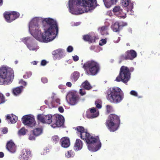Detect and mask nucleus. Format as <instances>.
I'll return each instance as SVG.
<instances>
[{
  "mask_svg": "<svg viewBox=\"0 0 160 160\" xmlns=\"http://www.w3.org/2000/svg\"><path fill=\"white\" fill-rule=\"evenodd\" d=\"M30 31L38 36H41L44 42H47L56 37L58 31L56 22L50 18L36 17L29 23Z\"/></svg>",
  "mask_w": 160,
  "mask_h": 160,
  "instance_id": "1",
  "label": "nucleus"
},
{
  "mask_svg": "<svg viewBox=\"0 0 160 160\" xmlns=\"http://www.w3.org/2000/svg\"><path fill=\"white\" fill-rule=\"evenodd\" d=\"M76 130H77V135L82 139L86 141L88 144V148L89 150L95 152L100 148L101 147V144H98L95 146H93L92 144L96 142L98 138L93 137L90 133L87 132L84 127L81 126H78L76 128Z\"/></svg>",
  "mask_w": 160,
  "mask_h": 160,
  "instance_id": "2",
  "label": "nucleus"
},
{
  "mask_svg": "<svg viewBox=\"0 0 160 160\" xmlns=\"http://www.w3.org/2000/svg\"><path fill=\"white\" fill-rule=\"evenodd\" d=\"M68 6L70 12L72 14H82L84 12L81 8H78L76 12L74 7L76 6L88 7L92 9L94 8L97 5L96 0H69Z\"/></svg>",
  "mask_w": 160,
  "mask_h": 160,
  "instance_id": "3",
  "label": "nucleus"
},
{
  "mask_svg": "<svg viewBox=\"0 0 160 160\" xmlns=\"http://www.w3.org/2000/svg\"><path fill=\"white\" fill-rule=\"evenodd\" d=\"M105 93L107 100L111 103H119L124 98V93L122 90L117 87L108 88Z\"/></svg>",
  "mask_w": 160,
  "mask_h": 160,
  "instance_id": "4",
  "label": "nucleus"
},
{
  "mask_svg": "<svg viewBox=\"0 0 160 160\" xmlns=\"http://www.w3.org/2000/svg\"><path fill=\"white\" fill-rule=\"evenodd\" d=\"M14 76V71L11 68L6 67L0 68V85H7L11 83Z\"/></svg>",
  "mask_w": 160,
  "mask_h": 160,
  "instance_id": "5",
  "label": "nucleus"
},
{
  "mask_svg": "<svg viewBox=\"0 0 160 160\" xmlns=\"http://www.w3.org/2000/svg\"><path fill=\"white\" fill-rule=\"evenodd\" d=\"M134 70L133 67L130 68L125 66H122L121 67L118 75L116 78L115 81L117 82H122L126 84L129 80L131 78V73Z\"/></svg>",
  "mask_w": 160,
  "mask_h": 160,
  "instance_id": "6",
  "label": "nucleus"
},
{
  "mask_svg": "<svg viewBox=\"0 0 160 160\" xmlns=\"http://www.w3.org/2000/svg\"><path fill=\"white\" fill-rule=\"evenodd\" d=\"M85 73L88 75H95L99 71L100 66L97 62L93 60L88 61L83 65Z\"/></svg>",
  "mask_w": 160,
  "mask_h": 160,
  "instance_id": "7",
  "label": "nucleus"
},
{
  "mask_svg": "<svg viewBox=\"0 0 160 160\" xmlns=\"http://www.w3.org/2000/svg\"><path fill=\"white\" fill-rule=\"evenodd\" d=\"M120 123L119 117L115 114H110L105 123L106 125L111 132L116 131Z\"/></svg>",
  "mask_w": 160,
  "mask_h": 160,
  "instance_id": "8",
  "label": "nucleus"
},
{
  "mask_svg": "<svg viewBox=\"0 0 160 160\" xmlns=\"http://www.w3.org/2000/svg\"><path fill=\"white\" fill-rule=\"evenodd\" d=\"M3 15L6 21L10 23L18 18L20 14L14 11H6L3 13Z\"/></svg>",
  "mask_w": 160,
  "mask_h": 160,
  "instance_id": "9",
  "label": "nucleus"
},
{
  "mask_svg": "<svg viewBox=\"0 0 160 160\" xmlns=\"http://www.w3.org/2000/svg\"><path fill=\"white\" fill-rule=\"evenodd\" d=\"M64 121V118L62 115H53L52 124L51 126L53 128L60 127L63 125Z\"/></svg>",
  "mask_w": 160,
  "mask_h": 160,
  "instance_id": "10",
  "label": "nucleus"
},
{
  "mask_svg": "<svg viewBox=\"0 0 160 160\" xmlns=\"http://www.w3.org/2000/svg\"><path fill=\"white\" fill-rule=\"evenodd\" d=\"M66 99L69 101L70 104L74 105L79 102L80 98L77 92L71 91L68 93L66 96Z\"/></svg>",
  "mask_w": 160,
  "mask_h": 160,
  "instance_id": "11",
  "label": "nucleus"
},
{
  "mask_svg": "<svg viewBox=\"0 0 160 160\" xmlns=\"http://www.w3.org/2000/svg\"><path fill=\"white\" fill-rule=\"evenodd\" d=\"M22 121L24 125L29 127H32L36 124L34 118L31 115L24 116L22 118Z\"/></svg>",
  "mask_w": 160,
  "mask_h": 160,
  "instance_id": "12",
  "label": "nucleus"
},
{
  "mask_svg": "<svg viewBox=\"0 0 160 160\" xmlns=\"http://www.w3.org/2000/svg\"><path fill=\"white\" fill-rule=\"evenodd\" d=\"M53 115L51 114H48L46 115H43L42 114H38L37 116V119L39 122L42 123H47L48 124H52V118Z\"/></svg>",
  "mask_w": 160,
  "mask_h": 160,
  "instance_id": "13",
  "label": "nucleus"
},
{
  "mask_svg": "<svg viewBox=\"0 0 160 160\" xmlns=\"http://www.w3.org/2000/svg\"><path fill=\"white\" fill-rule=\"evenodd\" d=\"M137 54L135 51L133 50H128L121 56L122 60H132L137 56Z\"/></svg>",
  "mask_w": 160,
  "mask_h": 160,
  "instance_id": "14",
  "label": "nucleus"
},
{
  "mask_svg": "<svg viewBox=\"0 0 160 160\" xmlns=\"http://www.w3.org/2000/svg\"><path fill=\"white\" fill-rule=\"evenodd\" d=\"M52 54L54 60L60 59L64 57L66 55V53L61 49H58L54 50L52 52Z\"/></svg>",
  "mask_w": 160,
  "mask_h": 160,
  "instance_id": "15",
  "label": "nucleus"
},
{
  "mask_svg": "<svg viewBox=\"0 0 160 160\" xmlns=\"http://www.w3.org/2000/svg\"><path fill=\"white\" fill-rule=\"evenodd\" d=\"M112 11L119 17L123 18L126 17V14L123 12L122 9L119 6H115L113 8Z\"/></svg>",
  "mask_w": 160,
  "mask_h": 160,
  "instance_id": "16",
  "label": "nucleus"
},
{
  "mask_svg": "<svg viewBox=\"0 0 160 160\" xmlns=\"http://www.w3.org/2000/svg\"><path fill=\"white\" fill-rule=\"evenodd\" d=\"M31 155V152L29 149H24L19 157L20 160H28Z\"/></svg>",
  "mask_w": 160,
  "mask_h": 160,
  "instance_id": "17",
  "label": "nucleus"
},
{
  "mask_svg": "<svg viewBox=\"0 0 160 160\" xmlns=\"http://www.w3.org/2000/svg\"><path fill=\"white\" fill-rule=\"evenodd\" d=\"M96 110L95 108H90L87 112V116L89 118H96L98 116V113L96 112Z\"/></svg>",
  "mask_w": 160,
  "mask_h": 160,
  "instance_id": "18",
  "label": "nucleus"
},
{
  "mask_svg": "<svg viewBox=\"0 0 160 160\" xmlns=\"http://www.w3.org/2000/svg\"><path fill=\"white\" fill-rule=\"evenodd\" d=\"M6 147L8 150L12 153H14L16 151V146L12 141L7 142Z\"/></svg>",
  "mask_w": 160,
  "mask_h": 160,
  "instance_id": "19",
  "label": "nucleus"
},
{
  "mask_svg": "<svg viewBox=\"0 0 160 160\" xmlns=\"http://www.w3.org/2000/svg\"><path fill=\"white\" fill-rule=\"evenodd\" d=\"M121 5L124 7H127L128 11L132 10L133 8V4L130 0H122Z\"/></svg>",
  "mask_w": 160,
  "mask_h": 160,
  "instance_id": "20",
  "label": "nucleus"
},
{
  "mask_svg": "<svg viewBox=\"0 0 160 160\" xmlns=\"http://www.w3.org/2000/svg\"><path fill=\"white\" fill-rule=\"evenodd\" d=\"M61 146L64 148H67L70 145V140L69 139L66 137L62 138L60 140Z\"/></svg>",
  "mask_w": 160,
  "mask_h": 160,
  "instance_id": "21",
  "label": "nucleus"
},
{
  "mask_svg": "<svg viewBox=\"0 0 160 160\" xmlns=\"http://www.w3.org/2000/svg\"><path fill=\"white\" fill-rule=\"evenodd\" d=\"M83 39L86 41L92 43L95 42L96 38L95 36H92L89 35L87 34L83 36Z\"/></svg>",
  "mask_w": 160,
  "mask_h": 160,
  "instance_id": "22",
  "label": "nucleus"
},
{
  "mask_svg": "<svg viewBox=\"0 0 160 160\" xmlns=\"http://www.w3.org/2000/svg\"><path fill=\"white\" fill-rule=\"evenodd\" d=\"M83 146L82 141L79 139H77L74 145V148L75 150H80L82 148Z\"/></svg>",
  "mask_w": 160,
  "mask_h": 160,
  "instance_id": "23",
  "label": "nucleus"
},
{
  "mask_svg": "<svg viewBox=\"0 0 160 160\" xmlns=\"http://www.w3.org/2000/svg\"><path fill=\"white\" fill-rule=\"evenodd\" d=\"M121 25L118 22H116L111 26L112 30L115 32H119L121 30Z\"/></svg>",
  "mask_w": 160,
  "mask_h": 160,
  "instance_id": "24",
  "label": "nucleus"
},
{
  "mask_svg": "<svg viewBox=\"0 0 160 160\" xmlns=\"http://www.w3.org/2000/svg\"><path fill=\"white\" fill-rule=\"evenodd\" d=\"M80 76L79 73L77 71H75L73 72L70 77L71 82H75L78 79Z\"/></svg>",
  "mask_w": 160,
  "mask_h": 160,
  "instance_id": "25",
  "label": "nucleus"
},
{
  "mask_svg": "<svg viewBox=\"0 0 160 160\" xmlns=\"http://www.w3.org/2000/svg\"><path fill=\"white\" fill-rule=\"evenodd\" d=\"M105 7L109 8L111 6L117 2L118 0H103Z\"/></svg>",
  "mask_w": 160,
  "mask_h": 160,
  "instance_id": "26",
  "label": "nucleus"
},
{
  "mask_svg": "<svg viewBox=\"0 0 160 160\" xmlns=\"http://www.w3.org/2000/svg\"><path fill=\"white\" fill-rule=\"evenodd\" d=\"M23 87L22 86L17 87L12 89V93L14 95L17 96L20 94L22 92Z\"/></svg>",
  "mask_w": 160,
  "mask_h": 160,
  "instance_id": "27",
  "label": "nucleus"
},
{
  "mask_svg": "<svg viewBox=\"0 0 160 160\" xmlns=\"http://www.w3.org/2000/svg\"><path fill=\"white\" fill-rule=\"evenodd\" d=\"M82 87L84 89L87 90L91 89L92 87L87 81H85L82 84Z\"/></svg>",
  "mask_w": 160,
  "mask_h": 160,
  "instance_id": "28",
  "label": "nucleus"
},
{
  "mask_svg": "<svg viewBox=\"0 0 160 160\" xmlns=\"http://www.w3.org/2000/svg\"><path fill=\"white\" fill-rule=\"evenodd\" d=\"M32 132L35 136H38L42 133V128H37L34 129Z\"/></svg>",
  "mask_w": 160,
  "mask_h": 160,
  "instance_id": "29",
  "label": "nucleus"
},
{
  "mask_svg": "<svg viewBox=\"0 0 160 160\" xmlns=\"http://www.w3.org/2000/svg\"><path fill=\"white\" fill-rule=\"evenodd\" d=\"M28 130L24 127L21 128L18 132V134L19 136H24L26 134Z\"/></svg>",
  "mask_w": 160,
  "mask_h": 160,
  "instance_id": "30",
  "label": "nucleus"
},
{
  "mask_svg": "<svg viewBox=\"0 0 160 160\" xmlns=\"http://www.w3.org/2000/svg\"><path fill=\"white\" fill-rule=\"evenodd\" d=\"M108 27L107 26H104L102 27L101 28V32L102 35L107 34Z\"/></svg>",
  "mask_w": 160,
  "mask_h": 160,
  "instance_id": "31",
  "label": "nucleus"
},
{
  "mask_svg": "<svg viewBox=\"0 0 160 160\" xmlns=\"http://www.w3.org/2000/svg\"><path fill=\"white\" fill-rule=\"evenodd\" d=\"M75 153L72 150L68 151L67 153L66 154V156L68 158L73 157Z\"/></svg>",
  "mask_w": 160,
  "mask_h": 160,
  "instance_id": "32",
  "label": "nucleus"
},
{
  "mask_svg": "<svg viewBox=\"0 0 160 160\" xmlns=\"http://www.w3.org/2000/svg\"><path fill=\"white\" fill-rule=\"evenodd\" d=\"M18 118L17 117L12 114V116L11 119V122L12 123H15L18 121Z\"/></svg>",
  "mask_w": 160,
  "mask_h": 160,
  "instance_id": "33",
  "label": "nucleus"
},
{
  "mask_svg": "<svg viewBox=\"0 0 160 160\" xmlns=\"http://www.w3.org/2000/svg\"><path fill=\"white\" fill-rule=\"evenodd\" d=\"M6 100L3 95L0 92V104L4 103Z\"/></svg>",
  "mask_w": 160,
  "mask_h": 160,
  "instance_id": "34",
  "label": "nucleus"
},
{
  "mask_svg": "<svg viewBox=\"0 0 160 160\" xmlns=\"http://www.w3.org/2000/svg\"><path fill=\"white\" fill-rule=\"evenodd\" d=\"M106 111L108 113H109L113 111L112 107L109 105H107L106 106Z\"/></svg>",
  "mask_w": 160,
  "mask_h": 160,
  "instance_id": "35",
  "label": "nucleus"
},
{
  "mask_svg": "<svg viewBox=\"0 0 160 160\" xmlns=\"http://www.w3.org/2000/svg\"><path fill=\"white\" fill-rule=\"evenodd\" d=\"M52 140L53 142H54L55 143H57L59 141V138L57 136H54L52 137Z\"/></svg>",
  "mask_w": 160,
  "mask_h": 160,
  "instance_id": "36",
  "label": "nucleus"
},
{
  "mask_svg": "<svg viewBox=\"0 0 160 160\" xmlns=\"http://www.w3.org/2000/svg\"><path fill=\"white\" fill-rule=\"evenodd\" d=\"M95 104L97 108L100 109L102 107L101 103L99 101H96L95 102Z\"/></svg>",
  "mask_w": 160,
  "mask_h": 160,
  "instance_id": "37",
  "label": "nucleus"
},
{
  "mask_svg": "<svg viewBox=\"0 0 160 160\" xmlns=\"http://www.w3.org/2000/svg\"><path fill=\"white\" fill-rule=\"evenodd\" d=\"M107 42L106 39H102L100 40L99 42V44L100 46H102Z\"/></svg>",
  "mask_w": 160,
  "mask_h": 160,
  "instance_id": "38",
  "label": "nucleus"
},
{
  "mask_svg": "<svg viewBox=\"0 0 160 160\" xmlns=\"http://www.w3.org/2000/svg\"><path fill=\"white\" fill-rule=\"evenodd\" d=\"M31 40V38L29 37H26L22 39V41L26 44H27V43L28 41H30Z\"/></svg>",
  "mask_w": 160,
  "mask_h": 160,
  "instance_id": "39",
  "label": "nucleus"
},
{
  "mask_svg": "<svg viewBox=\"0 0 160 160\" xmlns=\"http://www.w3.org/2000/svg\"><path fill=\"white\" fill-rule=\"evenodd\" d=\"M34 136L33 132L32 134H30L29 136V139L31 140H35V137Z\"/></svg>",
  "mask_w": 160,
  "mask_h": 160,
  "instance_id": "40",
  "label": "nucleus"
},
{
  "mask_svg": "<svg viewBox=\"0 0 160 160\" xmlns=\"http://www.w3.org/2000/svg\"><path fill=\"white\" fill-rule=\"evenodd\" d=\"M73 50V48L71 46H69L67 49V51L68 52H71Z\"/></svg>",
  "mask_w": 160,
  "mask_h": 160,
  "instance_id": "41",
  "label": "nucleus"
},
{
  "mask_svg": "<svg viewBox=\"0 0 160 160\" xmlns=\"http://www.w3.org/2000/svg\"><path fill=\"white\" fill-rule=\"evenodd\" d=\"M130 94L134 96H138V93L136 92L134 90H132L130 92Z\"/></svg>",
  "mask_w": 160,
  "mask_h": 160,
  "instance_id": "42",
  "label": "nucleus"
},
{
  "mask_svg": "<svg viewBox=\"0 0 160 160\" xmlns=\"http://www.w3.org/2000/svg\"><path fill=\"white\" fill-rule=\"evenodd\" d=\"M79 93L81 96H83L86 94V92L84 90L80 89L79 90Z\"/></svg>",
  "mask_w": 160,
  "mask_h": 160,
  "instance_id": "43",
  "label": "nucleus"
},
{
  "mask_svg": "<svg viewBox=\"0 0 160 160\" xmlns=\"http://www.w3.org/2000/svg\"><path fill=\"white\" fill-rule=\"evenodd\" d=\"M41 81L43 83H46L48 82V80L47 78L43 77L41 78Z\"/></svg>",
  "mask_w": 160,
  "mask_h": 160,
  "instance_id": "44",
  "label": "nucleus"
},
{
  "mask_svg": "<svg viewBox=\"0 0 160 160\" xmlns=\"http://www.w3.org/2000/svg\"><path fill=\"white\" fill-rule=\"evenodd\" d=\"M73 59L74 61L76 62L79 60V57L78 56L75 55L73 56Z\"/></svg>",
  "mask_w": 160,
  "mask_h": 160,
  "instance_id": "45",
  "label": "nucleus"
},
{
  "mask_svg": "<svg viewBox=\"0 0 160 160\" xmlns=\"http://www.w3.org/2000/svg\"><path fill=\"white\" fill-rule=\"evenodd\" d=\"M2 131L3 133V134L6 133L8 132V129L7 128H3Z\"/></svg>",
  "mask_w": 160,
  "mask_h": 160,
  "instance_id": "46",
  "label": "nucleus"
},
{
  "mask_svg": "<svg viewBox=\"0 0 160 160\" xmlns=\"http://www.w3.org/2000/svg\"><path fill=\"white\" fill-rule=\"evenodd\" d=\"M47 63V61L45 60H43L41 61V65L42 66H44Z\"/></svg>",
  "mask_w": 160,
  "mask_h": 160,
  "instance_id": "47",
  "label": "nucleus"
},
{
  "mask_svg": "<svg viewBox=\"0 0 160 160\" xmlns=\"http://www.w3.org/2000/svg\"><path fill=\"white\" fill-rule=\"evenodd\" d=\"M59 111L61 113H62L64 111V109L62 107H60L58 108Z\"/></svg>",
  "mask_w": 160,
  "mask_h": 160,
  "instance_id": "48",
  "label": "nucleus"
},
{
  "mask_svg": "<svg viewBox=\"0 0 160 160\" xmlns=\"http://www.w3.org/2000/svg\"><path fill=\"white\" fill-rule=\"evenodd\" d=\"M19 83L24 86H26L27 85V83L25 81H23V80H21L19 81Z\"/></svg>",
  "mask_w": 160,
  "mask_h": 160,
  "instance_id": "49",
  "label": "nucleus"
},
{
  "mask_svg": "<svg viewBox=\"0 0 160 160\" xmlns=\"http://www.w3.org/2000/svg\"><path fill=\"white\" fill-rule=\"evenodd\" d=\"M12 116V114L7 115L6 117V119L7 120H10V121L11 122V119Z\"/></svg>",
  "mask_w": 160,
  "mask_h": 160,
  "instance_id": "50",
  "label": "nucleus"
},
{
  "mask_svg": "<svg viewBox=\"0 0 160 160\" xmlns=\"http://www.w3.org/2000/svg\"><path fill=\"white\" fill-rule=\"evenodd\" d=\"M27 45L28 47L30 50H34L35 49V48H33L31 45L28 44H27Z\"/></svg>",
  "mask_w": 160,
  "mask_h": 160,
  "instance_id": "51",
  "label": "nucleus"
},
{
  "mask_svg": "<svg viewBox=\"0 0 160 160\" xmlns=\"http://www.w3.org/2000/svg\"><path fill=\"white\" fill-rule=\"evenodd\" d=\"M66 85L69 87H71L72 84L70 82H68L66 83Z\"/></svg>",
  "mask_w": 160,
  "mask_h": 160,
  "instance_id": "52",
  "label": "nucleus"
},
{
  "mask_svg": "<svg viewBox=\"0 0 160 160\" xmlns=\"http://www.w3.org/2000/svg\"><path fill=\"white\" fill-rule=\"evenodd\" d=\"M55 102L57 103V105L60 104V100L59 99H56L55 100Z\"/></svg>",
  "mask_w": 160,
  "mask_h": 160,
  "instance_id": "53",
  "label": "nucleus"
},
{
  "mask_svg": "<svg viewBox=\"0 0 160 160\" xmlns=\"http://www.w3.org/2000/svg\"><path fill=\"white\" fill-rule=\"evenodd\" d=\"M4 154L3 152H0V158H2L4 157Z\"/></svg>",
  "mask_w": 160,
  "mask_h": 160,
  "instance_id": "54",
  "label": "nucleus"
},
{
  "mask_svg": "<svg viewBox=\"0 0 160 160\" xmlns=\"http://www.w3.org/2000/svg\"><path fill=\"white\" fill-rule=\"evenodd\" d=\"M37 62L35 61H33L32 62V63L33 65H36L37 64Z\"/></svg>",
  "mask_w": 160,
  "mask_h": 160,
  "instance_id": "55",
  "label": "nucleus"
},
{
  "mask_svg": "<svg viewBox=\"0 0 160 160\" xmlns=\"http://www.w3.org/2000/svg\"><path fill=\"white\" fill-rule=\"evenodd\" d=\"M45 103L46 104L48 105H49V102L47 100H45Z\"/></svg>",
  "mask_w": 160,
  "mask_h": 160,
  "instance_id": "56",
  "label": "nucleus"
},
{
  "mask_svg": "<svg viewBox=\"0 0 160 160\" xmlns=\"http://www.w3.org/2000/svg\"><path fill=\"white\" fill-rule=\"evenodd\" d=\"M3 0H0V6H2L3 4Z\"/></svg>",
  "mask_w": 160,
  "mask_h": 160,
  "instance_id": "57",
  "label": "nucleus"
},
{
  "mask_svg": "<svg viewBox=\"0 0 160 160\" xmlns=\"http://www.w3.org/2000/svg\"><path fill=\"white\" fill-rule=\"evenodd\" d=\"M5 95L6 96L9 97L10 96V94L9 93L7 92L6 93Z\"/></svg>",
  "mask_w": 160,
  "mask_h": 160,
  "instance_id": "58",
  "label": "nucleus"
},
{
  "mask_svg": "<svg viewBox=\"0 0 160 160\" xmlns=\"http://www.w3.org/2000/svg\"><path fill=\"white\" fill-rule=\"evenodd\" d=\"M18 62V61H16L15 62V64H17Z\"/></svg>",
  "mask_w": 160,
  "mask_h": 160,
  "instance_id": "59",
  "label": "nucleus"
},
{
  "mask_svg": "<svg viewBox=\"0 0 160 160\" xmlns=\"http://www.w3.org/2000/svg\"><path fill=\"white\" fill-rule=\"evenodd\" d=\"M35 38L37 39V40H39V38L38 37H36Z\"/></svg>",
  "mask_w": 160,
  "mask_h": 160,
  "instance_id": "60",
  "label": "nucleus"
},
{
  "mask_svg": "<svg viewBox=\"0 0 160 160\" xmlns=\"http://www.w3.org/2000/svg\"><path fill=\"white\" fill-rule=\"evenodd\" d=\"M158 56H159L160 55V53H158Z\"/></svg>",
  "mask_w": 160,
  "mask_h": 160,
  "instance_id": "61",
  "label": "nucleus"
},
{
  "mask_svg": "<svg viewBox=\"0 0 160 160\" xmlns=\"http://www.w3.org/2000/svg\"><path fill=\"white\" fill-rule=\"evenodd\" d=\"M142 96H139L138 97L139 98H142Z\"/></svg>",
  "mask_w": 160,
  "mask_h": 160,
  "instance_id": "62",
  "label": "nucleus"
},
{
  "mask_svg": "<svg viewBox=\"0 0 160 160\" xmlns=\"http://www.w3.org/2000/svg\"><path fill=\"white\" fill-rule=\"evenodd\" d=\"M25 77H26V76H25V75H24V76H23V77H24V78H25Z\"/></svg>",
  "mask_w": 160,
  "mask_h": 160,
  "instance_id": "63",
  "label": "nucleus"
},
{
  "mask_svg": "<svg viewBox=\"0 0 160 160\" xmlns=\"http://www.w3.org/2000/svg\"><path fill=\"white\" fill-rule=\"evenodd\" d=\"M88 12V10H86V11H85V12Z\"/></svg>",
  "mask_w": 160,
  "mask_h": 160,
  "instance_id": "64",
  "label": "nucleus"
}]
</instances>
